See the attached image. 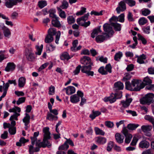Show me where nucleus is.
I'll use <instances>...</instances> for the list:
<instances>
[{"label":"nucleus","instance_id":"f3484780","mask_svg":"<svg viewBox=\"0 0 154 154\" xmlns=\"http://www.w3.org/2000/svg\"><path fill=\"white\" fill-rule=\"evenodd\" d=\"M116 140V141L119 143H121L123 142L124 137L121 134L117 133L115 135Z\"/></svg>","mask_w":154,"mask_h":154},{"label":"nucleus","instance_id":"a18cd8bd","mask_svg":"<svg viewBox=\"0 0 154 154\" xmlns=\"http://www.w3.org/2000/svg\"><path fill=\"white\" fill-rule=\"evenodd\" d=\"M49 17L53 18V19L57 17L55 14L56 11L55 10L51 9L49 11Z\"/></svg>","mask_w":154,"mask_h":154},{"label":"nucleus","instance_id":"72a5a7b5","mask_svg":"<svg viewBox=\"0 0 154 154\" xmlns=\"http://www.w3.org/2000/svg\"><path fill=\"white\" fill-rule=\"evenodd\" d=\"M123 56L122 53L121 51H119L116 53L114 59L116 61H119Z\"/></svg>","mask_w":154,"mask_h":154},{"label":"nucleus","instance_id":"e2e57ef3","mask_svg":"<svg viewBox=\"0 0 154 154\" xmlns=\"http://www.w3.org/2000/svg\"><path fill=\"white\" fill-rule=\"evenodd\" d=\"M86 8L84 7H82L81 8V10L76 14L77 16H79L82 15L86 12Z\"/></svg>","mask_w":154,"mask_h":154},{"label":"nucleus","instance_id":"f257e3e1","mask_svg":"<svg viewBox=\"0 0 154 154\" xmlns=\"http://www.w3.org/2000/svg\"><path fill=\"white\" fill-rule=\"evenodd\" d=\"M49 128L48 127H45L43 128V131L44 133L43 138L42 141L39 143H36V146L39 147V148L41 147L45 148L48 147L50 148L52 144L50 142L48 141L51 138V133L49 131Z\"/></svg>","mask_w":154,"mask_h":154},{"label":"nucleus","instance_id":"b1692460","mask_svg":"<svg viewBox=\"0 0 154 154\" xmlns=\"http://www.w3.org/2000/svg\"><path fill=\"white\" fill-rule=\"evenodd\" d=\"M95 140L96 142L100 144H103L106 141V139L105 138L100 137H96Z\"/></svg>","mask_w":154,"mask_h":154},{"label":"nucleus","instance_id":"2f4dec72","mask_svg":"<svg viewBox=\"0 0 154 154\" xmlns=\"http://www.w3.org/2000/svg\"><path fill=\"white\" fill-rule=\"evenodd\" d=\"M25 115V116L23 119V121L24 123V125H26L27 124H29L30 123V116L27 113H26Z\"/></svg>","mask_w":154,"mask_h":154},{"label":"nucleus","instance_id":"1a4fd4ad","mask_svg":"<svg viewBox=\"0 0 154 154\" xmlns=\"http://www.w3.org/2000/svg\"><path fill=\"white\" fill-rule=\"evenodd\" d=\"M152 128V126L149 125H143L141 127V129L142 131L145 133L146 135L150 137L151 134L149 132Z\"/></svg>","mask_w":154,"mask_h":154},{"label":"nucleus","instance_id":"f03ea898","mask_svg":"<svg viewBox=\"0 0 154 154\" xmlns=\"http://www.w3.org/2000/svg\"><path fill=\"white\" fill-rule=\"evenodd\" d=\"M125 84L126 88L131 91H139L144 87L142 82L138 79H133L131 83L129 81H126Z\"/></svg>","mask_w":154,"mask_h":154},{"label":"nucleus","instance_id":"5fc2aeb1","mask_svg":"<svg viewBox=\"0 0 154 154\" xmlns=\"http://www.w3.org/2000/svg\"><path fill=\"white\" fill-rule=\"evenodd\" d=\"M144 119H145L149 121L152 123L154 122V118L152 116L146 115L144 116Z\"/></svg>","mask_w":154,"mask_h":154},{"label":"nucleus","instance_id":"dca6fc26","mask_svg":"<svg viewBox=\"0 0 154 154\" xmlns=\"http://www.w3.org/2000/svg\"><path fill=\"white\" fill-rule=\"evenodd\" d=\"M25 54L27 59L30 61H33L35 59L34 54L32 53L28 49H26Z\"/></svg>","mask_w":154,"mask_h":154},{"label":"nucleus","instance_id":"6e6d98bb","mask_svg":"<svg viewBox=\"0 0 154 154\" xmlns=\"http://www.w3.org/2000/svg\"><path fill=\"white\" fill-rule=\"evenodd\" d=\"M152 83V80L148 77H145L143 80V84L145 85H148Z\"/></svg>","mask_w":154,"mask_h":154},{"label":"nucleus","instance_id":"de8ad7c7","mask_svg":"<svg viewBox=\"0 0 154 154\" xmlns=\"http://www.w3.org/2000/svg\"><path fill=\"white\" fill-rule=\"evenodd\" d=\"M6 51H0V62H1L3 60L6 58L5 54Z\"/></svg>","mask_w":154,"mask_h":154},{"label":"nucleus","instance_id":"09e8293b","mask_svg":"<svg viewBox=\"0 0 154 154\" xmlns=\"http://www.w3.org/2000/svg\"><path fill=\"white\" fill-rule=\"evenodd\" d=\"M96 60H99L100 62L106 63H107V58L104 57L103 56L98 57H96Z\"/></svg>","mask_w":154,"mask_h":154},{"label":"nucleus","instance_id":"20e7f679","mask_svg":"<svg viewBox=\"0 0 154 154\" xmlns=\"http://www.w3.org/2000/svg\"><path fill=\"white\" fill-rule=\"evenodd\" d=\"M154 97V94H153L152 93H148L140 100V103L143 104H148L149 105L153 102V98Z\"/></svg>","mask_w":154,"mask_h":154},{"label":"nucleus","instance_id":"423d86ee","mask_svg":"<svg viewBox=\"0 0 154 154\" xmlns=\"http://www.w3.org/2000/svg\"><path fill=\"white\" fill-rule=\"evenodd\" d=\"M81 67V72L83 73H85L86 75L88 76L94 75V72L91 71V65H83Z\"/></svg>","mask_w":154,"mask_h":154},{"label":"nucleus","instance_id":"864d4df0","mask_svg":"<svg viewBox=\"0 0 154 154\" xmlns=\"http://www.w3.org/2000/svg\"><path fill=\"white\" fill-rule=\"evenodd\" d=\"M132 72L126 73L125 74V76L123 77L122 80L124 81H126L129 80L131 77Z\"/></svg>","mask_w":154,"mask_h":154},{"label":"nucleus","instance_id":"0eeeda50","mask_svg":"<svg viewBox=\"0 0 154 154\" xmlns=\"http://www.w3.org/2000/svg\"><path fill=\"white\" fill-rule=\"evenodd\" d=\"M109 37V35L106 33H103L102 35H99L95 38L96 41L98 43H101L104 40H106Z\"/></svg>","mask_w":154,"mask_h":154},{"label":"nucleus","instance_id":"c9c22d12","mask_svg":"<svg viewBox=\"0 0 154 154\" xmlns=\"http://www.w3.org/2000/svg\"><path fill=\"white\" fill-rule=\"evenodd\" d=\"M111 25L116 31H120L121 30V25L118 23H111Z\"/></svg>","mask_w":154,"mask_h":154},{"label":"nucleus","instance_id":"412c9836","mask_svg":"<svg viewBox=\"0 0 154 154\" xmlns=\"http://www.w3.org/2000/svg\"><path fill=\"white\" fill-rule=\"evenodd\" d=\"M100 26H99L93 30L91 34V36L92 38H94L96 35H98L99 33L101 32L102 31L100 29Z\"/></svg>","mask_w":154,"mask_h":154},{"label":"nucleus","instance_id":"393cba45","mask_svg":"<svg viewBox=\"0 0 154 154\" xmlns=\"http://www.w3.org/2000/svg\"><path fill=\"white\" fill-rule=\"evenodd\" d=\"M57 9L59 16L62 19H66V15L65 12L59 7H57Z\"/></svg>","mask_w":154,"mask_h":154},{"label":"nucleus","instance_id":"5701e85b","mask_svg":"<svg viewBox=\"0 0 154 154\" xmlns=\"http://www.w3.org/2000/svg\"><path fill=\"white\" fill-rule=\"evenodd\" d=\"M70 101L73 103H77L80 101V97L77 94H74L70 97Z\"/></svg>","mask_w":154,"mask_h":154},{"label":"nucleus","instance_id":"0e129e2a","mask_svg":"<svg viewBox=\"0 0 154 154\" xmlns=\"http://www.w3.org/2000/svg\"><path fill=\"white\" fill-rule=\"evenodd\" d=\"M105 69L107 73L108 72L109 73L112 72V66L110 64H107L105 67Z\"/></svg>","mask_w":154,"mask_h":154},{"label":"nucleus","instance_id":"4468645a","mask_svg":"<svg viewBox=\"0 0 154 154\" xmlns=\"http://www.w3.org/2000/svg\"><path fill=\"white\" fill-rule=\"evenodd\" d=\"M66 91V94L67 95H70L74 93L75 91V88L74 87L72 86H69L66 88H64L62 90L63 91Z\"/></svg>","mask_w":154,"mask_h":154},{"label":"nucleus","instance_id":"ea45409f","mask_svg":"<svg viewBox=\"0 0 154 154\" xmlns=\"http://www.w3.org/2000/svg\"><path fill=\"white\" fill-rule=\"evenodd\" d=\"M130 7H133L135 5V1L134 0H123Z\"/></svg>","mask_w":154,"mask_h":154},{"label":"nucleus","instance_id":"473e14b6","mask_svg":"<svg viewBox=\"0 0 154 154\" xmlns=\"http://www.w3.org/2000/svg\"><path fill=\"white\" fill-rule=\"evenodd\" d=\"M69 7V3L66 0H63L61 2V5L60 6V8L62 9H67Z\"/></svg>","mask_w":154,"mask_h":154},{"label":"nucleus","instance_id":"9d476101","mask_svg":"<svg viewBox=\"0 0 154 154\" xmlns=\"http://www.w3.org/2000/svg\"><path fill=\"white\" fill-rule=\"evenodd\" d=\"M126 9V4L123 0L119 3V6L116 8V11L118 14H119L121 11H123Z\"/></svg>","mask_w":154,"mask_h":154},{"label":"nucleus","instance_id":"4d7b16f0","mask_svg":"<svg viewBox=\"0 0 154 154\" xmlns=\"http://www.w3.org/2000/svg\"><path fill=\"white\" fill-rule=\"evenodd\" d=\"M8 131L10 134L12 135L14 134L16 132V128L15 127L11 126L9 128Z\"/></svg>","mask_w":154,"mask_h":154},{"label":"nucleus","instance_id":"f8f14e48","mask_svg":"<svg viewBox=\"0 0 154 154\" xmlns=\"http://www.w3.org/2000/svg\"><path fill=\"white\" fill-rule=\"evenodd\" d=\"M81 62L84 65H91L92 66L93 64L91 62L90 58L88 56H85L81 60Z\"/></svg>","mask_w":154,"mask_h":154},{"label":"nucleus","instance_id":"bb28decb","mask_svg":"<svg viewBox=\"0 0 154 154\" xmlns=\"http://www.w3.org/2000/svg\"><path fill=\"white\" fill-rule=\"evenodd\" d=\"M146 59V55L143 54L140 56V57H139V58L137 59V62L140 64H144L145 63L144 60Z\"/></svg>","mask_w":154,"mask_h":154},{"label":"nucleus","instance_id":"6ab92c4d","mask_svg":"<svg viewBox=\"0 0 154 154\" xmlns=\"http://www.w3.org/2000/svg\"><path fill=\"white\" fill-rule=\"evenodd\" d=\"M149 143L146 140H142L139 144V147L142 149H147L149 146Z\"/></svg>","mask_w":154,"mask_h":154},{"label":"nucleus","instance_id":"2eb2a0df","mask_svg":"<svg viewBox=\"0 0 154 154\" xmlns=\"http://www.w3.org/2000/svg\"><path fill=\"white\" fill-rule=\"evenodd\" d=\"M60 18L57 17L51 20V23L53 26L54 27L60 28L61 26V24L59 21Z\"/></svg>","mask_w":154,"mask_h":154},{"label":"nucleus","instance_id":"e433bc0d","mask_svg":"<svg viewBox=\"0 0 154 154\" xmlns=\"http://www.w3.org/2000/svg\"><path fill=\"white\" fill-rule=\"evenodd\" d=\"M141 14L144 16H147L150 14L151 11L148 9L143 8L141 10Z\"/></svg>","mask_w":154,"mask_h":154},{"label":"nucleus","instance_id":"338daca9","mask_svg":"<svg viewBox=\"0 0 154 154\" xmlns=\"http://www.w3.org/2000/svg\"><path fill=\"white\" fill-rule=\"evenodd\" d=\"M113 143L112 141H110L108 143V146L107 147V151H110L113 147Z\"/></svg>","mask_w":154,"mask_h":154},{"label":"nucleus","instance_id":"69168bd1","mask_svg":"<svg viewBox=\"0 0 154 154\" xmlns=\"http://www.w3.org/2000/svg\"><path fill=\"white\" fill-rule=\"evenodd\" d=\"M125 111L128 114L131 115L133 116H137L136 112L134 111H132L130 110H126Z\"/></svg>","mask_w":154,"mask_h":154},{"label":"nucleus","instance_id":"7ed1b4c3","mask_svg":"<svg viewBox=\"0 0 154 154\" xmlns=\"http://www.w3.org/2000/svg\"><path fill=\"white\" fill-rule=\"evenodd\" d=\"M128 94L126 95V100H122L119 104L120 106H121L120 111L125 114V109L130 106V104L132 100V99L131 98H128Z\"/></svg>","mask_w":154,"mask_h":154},{"label":"nucleus","instance_id":"680f3d73","mask_svg":"<svg viewBox=\"0 0 154 154\" xmlns=\"http://www.w3.org/2000/svg\"><path fill=\"white\" fill-rule=\"evenodd\" d=\"M81 68V66L80 65H79L76 67L73 72L75 75H77L79 73Z\"/></svg>","mask_w":154,"mask_h":154},{"label":"nucleus","instance_id":"7c9ffc66","mask_svg":"<svg viewBox=\"0 0 154 154\" xmlns=\"http://www.w3.org/2000/svg\"><path fill=\"white\" fill-rule=\"evenodd\" d=\"M47 119L49 120L50 121L57 120L58 119V117L57 116H55L51 113L48 112L47 115V116L46 117Z\"/></svg>","mask_w":154,"mask_h":154},{"label":"nucleus","instance_id":"39448f33","mask_svg":"<svg viewBox=\"0 0 154 154\" xmlns=\"http://www.w3.org/2000/svg\"><path fill=\"white\" fill-rule=\"evenodd\" d=\"M48 34H50V35H52L53 36L57 34L56 35L55 42L56 43L58 44L61 35L60 32V31H58L57 32L56 29L55 28H51L49 29L48 30Z\"/></svg>","mask_w":154,"mask_h":154},{"label":"nucleus","instance_id":"c756f323","mask_svg":"<svg viewBox=\"0 0 154 154\" xmlns=\"http://www.w3.org/2000/svg\"><path fill=\"white\" fill-rule=\"evenodd\" d=\"M101 114V112L100 111L93 110L92 113L89 116L92 120H93L96 117L100 115Z\"/></svg>","mask_w":154,"mask_h":154},{"label":"nucleus","instance_id":"a878e982","mask_svg":"<svg viewBox=\"0 0 154 154\" xmlns=\"http://www.w3.org/2000/svg\"><path fill=\"white\" fill-rule=\"evenodd\" d=\"M72 56L69 55V54L67 52H65L62 54L60 56L61 60H68L70 59Z\"/></svg>","mask_w":154,"mask_h":154},{"label":"nucleus","instance_id":"79ce46f5","mask_svg":"<svg viewBox=\"0 0 154 154\" xmlns=\"http://www.w3.org/2000/svg\"><path fill=\"white\" fill-rule=\"evenodd\" d=\"M67 20L68 23L69 24L74 23L75 22V20L72 16H69L67 17Z\"/></svg>","mask_w":154,"mask_h":154},{"label":"nucleus","instance_id":"58836bf2","mask_svg":"<svg viewBox=\"0 0 154 154\" xmlns=\"http://www.w3.org/2000/svg\"><path fill=\"white\" fill-rule=\"evenodd\" d=\"M138 124H130L128 125V128L131 130H135L138 126Z\"/></svg>","mask_w":154,"mask_h":154},{"label":"nucleus","instance_id":"c85d7f7f","mask_svg":"<svg viewBox=\"0 0 154 154\" xmlns=\"http://www.w3.org/2000/svg\"><path fill=\"white\" fill-rule=\"evenodd\" d=\"M3 30L4 36L8 38H9L11 35V33L9 29L7 27H5L3 28Z\"/></svg>","mask_w":154,"mask_h":154},{"label":"nucleus","instance_id":"9b49d317","mask_svg":"<svg viewBox=\"0 0 154 154\" xmlns=\"http://www.w3.org/2000/svg\"><path fill=\"white\" fill-rule=\"evenodd\" d=\"M103 27L104 31L107 33L108 35L109 34H112L114 32L112 29V28L110 24L106 23L103 25Z\"/></svg>","mask_w":154,"mask_h":154},{"label":"nucleus","instance_id":"f704fd0d","mask_svg":"<svg viewBox=\"0 0 154 154\" xmlns=\"http://www.w3.org/2000/svg\"><path fill=\"white\" fill-rule=\"evenodd\" d=\"M53 40V36L48 34L45 38V42L46 43H49L52 42Z\"/></svg>","mask_w":154,"mask_h":154},{"label":"nucleus","instance_id":"774afa93","mask_svg":"<svg viewBox=\"0 0 154 154\" xmlns=\"http://www.w3.org/2000/svg\"><path fill=\"white\" fill-rule=\"evenodd\" d=\"M125 137L126 138L125 140V142L127 143H129L132 139V135L131 134H129Z\"/></svg>","mask_w":154,"mask_h":154},{"label":"nucleus","instance_id":"aec40b11","mask_svg":"<svg viewBox=\"0 0 154 154\" xmlns=\"http://www.w3.org/2000/svg\"><path fill=\"white\" fill-rule=\"evenodd\" d=\"M15 65L13 63H9L5 67V70L7 72L14 70L15 68Z\"/></svg>","mask_w":154,"mask_h":154},{"label":"nucleus","instance_id":"603ef678","mask_svg":"<svg viewBox=\"0 0 154 154\" xmlns=\"http://www.w3.org/2000/svg\"><path fill=\"white\" fill-rule=\"evenodd\" d=\"M78 44V41L77 40H74L72 42V46L71 48V50L75 52L76 46Z\"/></svg>","mask_w":154,"mask_h":154},{"label":"nucleus","instance_id":"ddd939ff","mask_svg":"<svg viewBox=\"0 0 154 154\" xmlns=\"http://www.w3.org/2000/svg\"><path fill=\"white\" fill-rule=\"evenodd\" d=\"M116 100V96L113 93L111 94L109 97H106L103 99V100L105 102L109 101L111 103L115 102Z\"/></svg>","mask_w":154,"mask_h":154},{"label":"nucleus","instance_id":"6e6552de","mask_svg":"<svg viewBox=\"0 0 154 154\" xmlns=\"http://www.w3.org/2000/svg\"><path fill=\"white\" fill-rule=\"evenodd\" d=\"M22 0H5V5L8 8H11L17 5L18 2H21Z\"/></svg>","mask_w":154,"mask_h":154},{"label":"nucleus","instance_id":"bf43d9fd","mask_svg":"<svg viewBox=\"0 0 154 154\" xmlns=\"http://www.w3.org/2000/svg\"><path fill=\"white\" fill-rule=\"evenodd\" d=\"M142 154H154V152L152 149H149L143 151Z\"/></svg>","mask_w":154,"mask_h":154},{"label":"nucleus","instance_id":"49530a36","mask_svg":"<svg viewBox=\"0 0 154 154\" xmlns=\"http://www.w3.org/2000/svg\"><path fill=\"white\" fill-rule=\"evenodd\" d=\"M98 72L102 75H106L107 74V72L105 69V68L103 66L100 67L98 69Z\"/></svg>","mask_w":154,"mask_h":154},{"label":"nucleus","instance_id":"4c0bfd02","mask_svg":"<svg viewBox=\"0 0 154 154\" xmlns=\"http://www.w3.org/2000/svg\"><path fill=\"white\" fill-rule=\"evenodd\" d=\"M56 48L55 46L50 44L47 45L46 49L47 51L49 52L54 51Z\"/></svg>","mask_w":154,"mask_h":154},{"label":"nucleus","instance_id":"4be33fe9","mask_svg":"<svg viewBox=\"0 0 154 154\" xmlns=\"http://www.w3.org/2000/svg\"><path fill=\"white\" fill-rule=\"evenodd\" d=\"M34 145H29V152L30 154H33L34 152H38L40 151V149L38 146H37L35 148H34Z\"/></svg>","mask_w":154,"mask_h":154},{"label":"nucleus","instance_id":"3c124183","mask_svg":"<svg viewBox=\"0 0 154 154\" xmlns=\"http://www.w3.org/2000/svg\"><path fill=\"white\" fill-rule=\"evenodd\" d=\"M138 40H141L142 44L144 45L146 44L147 43L146 40L142 35L140 34H137Z\"/></svg>","mask_w":154,"mask_h":154},{"label":"nucleus","instance_id":"a19ab883","mask_svg":"<svg viewBox=\"0 0 154 154\" xmlns=\"http://www.w3.org/2000/svg\"><path fill=\"white\" fill-rule=\"evenodd\" d=\"M38 7L42 9L46 6L47 3L46 1L42 0L38 2Z\"/></svg>","mask_w":154,"mask_h":154},{"label":"nucleus","instance_id":"37998d69","mask_svg":"<svg viewBox=\"0 0 154 154\" xmlns=\"http://www.w3.org/2000/svg\"><path fill=\"white\" fill-rule=\"evenodd\" d=\"M94 130L95 133L97 135H100L103 136L105 134L104 132L100 129L98 128L97 127H95Z\"/></svg>","mask_w":154,"mask_h":154},{"label":"nucleus","instance_id":"a211bd4d","mask_svg":"<svg viewBox=\"0 0 154 154\" xmlns=\"http://www.w3.org/2000/svg\"><path fill=\"white\" fill-rule=\"evenodd\" d=\"M114 86V89L116 91L122 90L124 88L123 84L120 81L116 82Z\"/></svg>","mask_w":154,"mask_h":154},{"label":"nucleus","instance_id":"c03bdc74","mask_svg":"<svg viewBox=\"0 0 154 154\" xmlns=\"http://www.w3.org/2000/svg\"><path fill=\"white\" fill-rule=\"evenodd\" d=\"M36 48L37 51L35 52V54L39 55H40L43 48V45H41L40 47L38 45H36Z\"/></svg>","mask_w":154,"mask_h":154},{"label":"nucleus","instance_id":"052dcab7","mask_svg":"<svg viewBox=\"0 0 154 154\" xmlns=\"http://www.w3.org/2000/svg\"><path fill=\"white\" fill-rule=\"evenodd\" d=\"M55 90L54 87L53 85H51L49 88V94L50 95L54 94L55 92Z\"/></svg>","mask_w":154,"mask_h":154},{"label":"nucleus","instance_id":"8fccbe9b","mask_svg":"<svg viewBox=\"0 0 154 154\" xmlns=\"http://www.w3.org/2000/svg\"><path fill=\"white\" fill-rule=\"evenodd\" d=\"M69 146L66 142H65L63 144L60 146L58 148L59 150H66Z\"/></svg>","mask_w":154,"mask_h":154},{"label":"nucleus","instance_id":"cd10ccee","mask_svg":"<svg viewBox=\"0 0 154 154\" xmlns=\"http://www.w3.org/2000/svg\"><path fill=\"white\" fill-rule=\"evenodd\" d=\"M26 79L25 77H20L18 80V86L19 87H23L26 83Z\"/></svg>","mask_w":154,"mask_h":154},{"label":"nucleus","instance_id":"13d9d810","mask_svg":"<svg viewBox=\"0 0 154 154\" xmlns=\"http://www.w3.org/2000/svg\"><path fill=\"white\" fill-rule=\"evenodd\" d=\"M147 21L146 19L144 17H142L139 20V23L140 25H143L147 23Z\"/></svg>","mask_w":154,"mask_h":154}]
</instances>
